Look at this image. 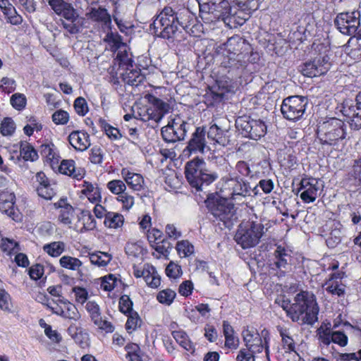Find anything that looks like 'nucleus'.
<instances>
[{
  "label": "nucleus",
  "mask_w": 361,
  "mask_h": 361,
  "mask_svg": "<svg viewBox=\"0 0 361 361\" xmlns=\"http://www.w3.org/2000/svg\"><path fill=\"white\" fill-rule=\"evenodd\" d=\"M91 263L99 267H106L111 260V255L108 252H97L89 255Z\"/></svg>",
  "instance_id": "de8ad7c7"
},
{
  "label": "nucleus",
  "mask_w": 361,
  "mask_h": 361,
  "mask_svg": "<svg viewBox=\"0 0 361 361\" xmlns=\"http://www.w3.org/2000/svg\"><path fill=\"white\" fill-rule=\"evenodd\" d=\"M143 279L152 288H157L161 284V278L155 267L148 264H145V274Z\"/></svg>",
  "instance_id": "a19ab883"
},
{
  "label": "nucleus",
  "mask_w": 361,
  "mask_h": 361,
  "mask_svg": "<svg viewBox=\"0 0 361 361\" xmlns=\"http://www.w3.org/2000/svg\"><path fill=\"white\" fill-rule=\"evenodd\" d=\"M68 333L80 348H85L90 345L89 334L82 328L72 324L68 328Z\"/></svg>",
  "instance_id": "c756f323"
},
{
  "label": "nucleus",
  "mask_w": 361,
  "mask_h": 361,
  "mask_svg": "<svg viewBox=\"0 0 361 361\" xmlns=\"http://www.w3.org/2000/svg\"><path fill=\"white\" fill-rule=\"evenodd\" d=\"M207 207L216 219L230 228L237 220L235 206L228 202L227 197H221L217 194L210 195L205 201Z\"/></svg>",
  "instance_id": "39448f33"
},
{
  "label": "nucleus",
  "mask_w": 361,
  "mask_h": 361,
  "mask_svg": "<svg viewBox=\"0 0 361 361\" xmlns=\"http://www.w3.org/2000/svg\"><path fill=\"white\" fill-rule=\"evenodd\" d=\"M222 51L224 60L221 66L228 68V73L238 71L245 66V58L247 57L250 47L244 39L239 35L230 37L226 42L219 47Z\"/></svg>",
  "instance_id": "f257e3e1"
},
{
  "label": "nucleus",
  "mask_w": 361,
  "mask_h": 361,
  "mask_svg": "<svg viewBox=\"0 0 361 361\" xmlns=\"http://www.w3.org/2000/svg\"><path fill=\"white\" fill-rule=\"evenodd\" d=\"M238 71H231L228 73L231 77L228 75H222L218 78L215 84L209 87L204 94L205 103L208 106H214L221 102L226 93L233 92L235 87L233 81V75H238Z\"/></svg>",
  "instance_id": "6e6552de"
},
{
  "label": "nucleus",
  "mask_w": 361,
  "mask_h": 361,
  "mask_svg": "<svg viewBox=\"0 0 361 361\" xmlns=\"http://www.w3.org/2000/svg\"><path fill=\"white\" fill-rule=\"evenodd\" d=\"M264 234V226L254 221H247L240 225L235 235V242L243 249L257 245Z\"/></svg>",
  "instance_id": "1a4fd4ad"
},
{
  "label": "nucleus",
  "mask_w": 361,
  "mask_h": 361,
  "mask_svg": "<svg viewBox=\"0 0 361 361\" xmlns=\"http://www.w3.org/2000/svg\"><path fill=\"white\" fill-rule=\"evenodd\" d=\"M172 336L176 342L187 351H193V345L185 331L180 329L173 330Z\"/></svg>",
  "instance_id": "a18cd8bd"
},
{
  "label": "nucleus",
  "mask_w": 361,
  "mask_h": 361,
  "mask_svg": "<svg viewBox=\"0 0 361 361\" xmlns=\"http://www.w3.org/2000/svg\"><path fill=\"white\" fill-rule=\"evenodd\" d=\"M87 16L92 20L101 24L102 27H109L111 23L110 15L106 9L100 7L92 8L87 13Z\"/></svg>",
  "instance_id": "7c9ffc66"
},
{
  "label": "nucleus",
  "mask_w": 361,
  "mask_h": 361,
  "mask_svg": "<svg viewBox=\"0 0 361 361\" xmlns=\"http://www.w3.org/2000/svg\"><path fill=\"white\" fill-rule=\"evenodd\" d=\"M141 324V319L136 312L128 314V320L126 324V328L128 333L135 331Z\"/></svg>",
  "instance_id": "052dcab7"
},
{
  "label": "nucleus",
  "mask_w": 361,
  "mask_h": 361,
  "mask_svg": "<svg viewBox=\"0 0 361 361\" xmlns=\"http://www.w3.org/2000/svg\"><path fill=\"white\" fill-rule=\"evenodd\" d=\"M16 130V124L12 118H5L0 127L1 133L4 136L11 135Z\"/></svg>",
  "instance_id": "0e129e2a"
},
{
  "label": "nucleus",
  "mask_w": 361,
  "mask_h": 361,
  "mask_svg": "<svg viewBox=\"0 0 361 361\" xmlns=\"http://www.w3.org/2000/svg\"><path fill=\"white\" fill-rule=\"evenodd\" d=\"M107 189L114 195L118 197L127 191L126 182L120 179L110 180L106 184Z\"/></svg>",
  "instance_id": "603ef678"
},
{
  "label": "nucleus",
  "mask_w": 361,
  "mask_h": 361,
  "mask_svg": "<svg viewBox=\"0 0 361 361\" xmlns=\"http://www.w3.org/2000/svg\"><path fill=\"white\" fill-rule=\"evenodd\" d=\"M151 246L154 250L153 255L157 258H160L161 256H167L169 254L170 249L171 247L170 243L166 240L158 241V243H156Z\"/></svg>",
  "instance_id": "864d4df0"
},
{
  "label": "nucleus",
  "mask_w": 361,
  "mask_h": 361,
  "mask_svg": "<svg viewBox=\"0 0 361 361\" xmlns=\"http://www.w3.org/2000/svg\"><path fill=\"white\" fill-rule=\"evenodd\" d=\"M16 195L13 192L4 191L0 193V212L16 221L21 219L20 213L15 205Z\"/></svg>",
  "instance_id": "aec40b11"
},
{
  "label": "nucleus",
  "mask_w": 361,
  "mask_h": 361,
  "mask_svg": "<svg viewBox=\"0 0 361 361\" xmlns=\"http://www.w3.org/2000/svg\"><path fill=\"white\" fill-rule=\"evenodd\" d=\"M274 257V264L279 269H286L291 261L290 251L281 245L276 247Z\"/></svg>",
  "instance_id": "473e14b6"
},
{
  "label": "nucleus",
  "mask_w": 361,
  "mask_h": 361,
  "mask_svg": "<svg viewBox=\"0 0 361 361\" xmlns=\"http://www.w3.org/2000/svg\"><path fill=\"white\" fill-rule=\"evenodd\" d=\"M185 174L190 185L197 190H201L204 184L208 185L218 178L216 173L208 171L205 161L200 158L193 159L185 164Z\"/></svg>",
  "instance_id": "423d86ee"
},
{
  "label": "nucleus",
  "mask_w": 361,
  "mask_h": 361,
  "mask_svg": "<svg viewBox=\"0 0 361 361\" xmlns=\"http://www.w3.org/2000/svg\"><path fill=\"white\" fill-rule=\"evenodd\" d=\"M62 25L71 34H76L80 32L82 19L79 17L78 13L74 11L71 17L64 18Z\"/></svg>",
  "instance_id": "4c0bfd02"
},
{
  "label": "nucleus",
  "mask_w": 361,
  "mask_h": 361,
  "mask_svg": "<svg viewBox=\"0 0 361 361\" xmlns=\"http://www.w3.org/2000/svg\"><path fill=\"white\" fill-rule=\"evenodd\" d=\"M219 159L225 172L224 175H221L220 180L221 192L228 191L225 196L233 200H235V196L248 195L250 191L248 183L233 170L231 164L224 157H221Z\"/></svg>",
  "instance_id": "7ed1b4c3"
},
{
  "label": "nucleus",
  "mask_w": 361,
  "mask_h": 361,
  "mask_svg": "<svg viewBox=\"0 0 361 361\" xmlns=\"http://www.w3.org/2000/svg\"><path fill=\"white\" fill-rule=\"evenodd\" d=\"M359 18L358 11L341 13L335 19V25L341 33L352 35L355 34L360 26Z\"/></svg>",
  "instance_id": "4468645a"
},
{
  "label": "nucleus",
  "mask_w": 361,
  "mask_h": 361,
  "mask_svg": "<svg viewBox=\"0 0 361 361\" xmlns=\"http://www.w3.org/2000/svg\"><path fill=\"white\" fill-rule=\"evenodd\" d=\"M346 126L340 119L331 118L317 126V138L322 145L338 147L346 137Z\"/></svg>",
  "instance_id": "20e7f679"
},
{
  "label": "nucleus",
  "mask_w": 361,
  "mask_h": 361,
  "mask_svg": "<svg viewBox=\"0 0 361 361\" xmlns=\"http://www.w3.org/2000/svg\"><path fill=\"white\" fill-rule=\"evenodd\" d=\"M52 121L56 125H66L69 121V114L64 110H57L52 114Z\"/></svg>",
  "instance_id": "338daca9"
},
{
  "label": "nucleus",
  "mask_w": 361,
  "mask_h": 361,
  "mask_svg": "<svg viewBox=\"0 0 361 361\" xmlns=\"http://www.w3.org/2000/svg\"><path fill=\"white\" fill-rule=\"evenodd\" d=\"M224 335L225 337V346L230 349H237L239 346V338L235 336L233 327L224 321L223 323Z\"/></svg>",
  "instance_id": "c9c22d12"
},
{
  "label": "nucleus",
  "mask_w": 361,
  "mask_h": 361,
  "mask_svg": "<svg viewBox=\"0 0 361 361\" xmlns=\"http://www.w3.org/2000/svg\"><path fill=\"white\" fill-rule=\"evenodd\" d=\"M66 245L62 241H54L45 244L43 250L49 256L57 257L65 251Z\"/></svg>",
  "instance_id": "c03bdc74"
},
{
  "label": "nucleus",
  "mask_w": 361,
  "mask_h": 361,
  "mask_svg": "<svg viewBox=\"0 0 361 361\" xmlns=\"http://www.w3.org/2000/svg\"><path fill=\"white\" fill-rule=\"evenodd\" d=\"M96 221L89 211H82L78 215V221L74 225V229L80 233L92 231L96 228Z\"/></svg>",
  "instance_id": "bb28decb"
},
{
  "label": "nucleus",
  "mask_w": 361,
  "mask_h": 361,
  "mask_svg": "<svg viewBox=\"0 0 361 361\" xmlns=\"http://www.w3.org/2000/svg\"><path fill=\"white\" fill-rule=\"evenodd\" d=\"M205 134L206 131L203 127L196 128L187 147L183 151L184 157L188 158L193 154H204L205 149L207 147Z\"/></svg>",
  "instance_id": "f3484780"
},
{
  "label": "nucleus",
  "mask_w": 361,
  "mask_h": 361,
  "mask_svg": "<svg viewBox=\"0 0 361 361\" xmlns=\"http://www.w3.org/2000/svg\"><path fill=\"white\" fill-rule=\"evenodd\" d=\"M200 7V16L205 23H212L220 19L228 7L227 0H197Z\"/></svg>",
  "instance_id": "9b49d317"
},
{
  "label": "nucleus",
  "mask_w": 361,
  "mask_h": 361,
  "mask_svg": "<svg viewBox=\"0 0 361 361\" xmlns=\"http://www.w3.org/2000/svg\"><path fill=\"white\" fill-rule=\"evenodd\" d=\"M82 193L92 203H97L102 199L100 188L97 184H93L90 182L84 181Z\"/></svg>",
  "instance_id": "e433bc0d"
},
{
  "label": "nucleus",
  "mask_w": 361,
  "mask_h": 361,
  "mask_svg": "<svg viewBox=\"0 0 361 361\" xmlns=\"http://www.w3.org/2000/svg\"><path fill=\"white\" fill-rule=\"evenodd\" d=\"M341 273L333 274L323 286L324 288L332 295L343 296L345 293V286L341 282Z\"/></svg>",
  "instance_id": "a878e982"
},
{
  "label": "nucleus",
  "mask_w": 361,
  "mask_h": 361,
  "mask_svg": "<svg viewBox=\"0 0 361 361\" xmlns=\"http://www.w3.org/2000/svg\"><path fill=\"white\" fill-rule=\"evenodd\" d=\"M47 2L56 14L63 18L71 17L72 13L75 11L71 4L63 0H47Z\"/></svg>",
  "instance_id": "2f4dec72"
},
{
  "label": "nucleus",
  "mask_w": 361,
  "mask_h": 361,
  "mask_svg": "<svg viewBox=\"0 0 361 361\" xmlns=\"http://www.w3.org/2000/svg\"><path fill=\"white\" fill-rule=\"evenodd\" d=\"M171 123L173 129L175 142L183 140L188 130L186 126L188 124L178 116L171 118Z\"/></svg>",
  "instance_id": "ea45409f"
},
{
  "label": "nucleus",
  "mask_w": 361,
  "mask_h": 361,
  "mask_svg": "<svg viewBox=\"0 0 361 361\" xmlns=\"http://www.w3.org/2000/svg\"><path fill=\"white\" fill-rule=\"evenodd\" d=\"M176 293L170 288L164 289L159 291L157 295V300L161 304L169 306L174 300Z\"/></svg>",
  "instance_id": "6e6d98bb"
},
{
  "label": "nucleus",
  "mask_w": 361,
  "mask_h": 361,
  "mask_svg": "<svg viewBox=\"0 0 361 361\" xmlns=\"http://www.w3.org/2000/svg\"><path fill=\"white\" fill-rule=\"evenodd\" d=\"M258 188H261L265 194H269L274 189V183L271 179H262L253 189L255 195L258 194Z\"/></svg>",
  "instance_id": "774afa93"
},
{
  "label": "nucleus",
  "mask_w": 361,
  "mask_h": 361,
  "mask_svg": "<svg viewBox=\"0 0 361 361\" xmlns=\"http://www.w3.org/2000/svg\"><path fill=\"white\" fill-rule=\"evenodd\" d=\"M56 208L59 209V220L65 225H71L75 216V209L63 199L54 203Z\"/></svg>",
  "instance_id": "c85d7f7f"
},
{
  "label": "nucleus",
  "mask_w": 361,
  "mask_h": 361,
  "mask_svg": "<svg viewBox=\"0 0 361 361\" xmlns=\"http://www.w3.org/2000/svg\"><path fill=\"white\" fill-rule=\"evenodd\" d=\"M319 309L314 295L307 291H302L295 297L288 316L293 322L300 324H312L317 320Z\"/></svg>",
  "instance_id": "f03ea898"
},
{
  "label": "nucleus",
  "mask_w": 361,
  "mask_h": 361,
  "mask_svg": "<svg viewBox=\"0 0 361 361\" xmlns=\"http://www.w3.org/2000/svg\"><path fill=\"white\" fill-rule=\"evenodd\" d=\"M59 170L60 173L75 178L82 179L85 171L81 167H76L75 162L73 159H64L61 162Z\"/></svg>",
  "instance_id": "cd10ccee"
},
{
  "label": "nucleus",
  "mask_w": 361,
  "mask_h": 361,
  "mask_svg": "<svg viewBox=\"0 0 361 361\" xmlns=\"http://www.w3.org/2000/svg\"><path fill=\"white\" fill-rule=\"evenodd\" d=\"M118 202L122 204V209L129 211L135 204V197L127 191L116 197Z\"/></svg>",
  "instance_id": "680f3d73"
},
{
  "label": "nucleus",
  "mask_w": 361,
  "mask_h": 361,
  "mask_svg": "<svg viewBox=\"0 0 361 361\" xmlns=\"http://www.w3.org/2000/svg\"><path fill=\"white\" fill-rule=\"evenodd\" d=\"M342 114L348 118L350 128L353 130L361 128V92L356 96L355 104L346 101L343 103Z\"/></svg>",
  "instance_id": "2eb2a0df"
},
{
  "label": "nucleus",
  "mask_w": 361,
  "mask_h": 361,
  "mask_svg": "<svg viewBox=\"0 0 361 361\" xmlns=\"http://www.w3.org/2000/svg\"><path fill=\"white\" fill-rule=\"evenodd\" d=\"M150 31L156 36L169 39L178 30L176 12L171 7H165L158 14L149 26Z\"/></svg>",
  "instance_id": "0eeeda50"
},
{
  "label": "nucleus",
  "mask_w": 361,
  "mask_h": 361,
  "mask_svg": "<svg viewBox=\"0 0 361 361\" xmlns=\"http://www.w3.org/2000/svg\"><path fill=\"white\" fill-rule=\"evenodd\" d=\"M235 126L243 137L255 140L263 137L267 132V126L263 121L250 116L238 117L235 121Z\"/></svg>",
  "instance_id": "9d476101"
},
{
  "label": "nucleus",
  "mask_w": 361,
  "mask_h": 361,
  "mask_svg": "<svg viewBox=\"0 0 361 361\" xmlns=\"http://www.w3.org/2000/svg\"><path fill=\"white\" fill-rule=\"evenodd\" d=\"M121 175L128 185L133 191L140 192L145 189V181L144 177L138 173L123 168L121 171Z\"/></svg>",
  "instance_id": "b1692460"
},
{
  "label": "nucleus",
  "mask_w": 361,
  "mask_h": 361,
  "mask_svg": "<svg viewBox=\"0 0 361 361\" xmlns=\"http://www.w3.org/2000/svg\"><path fill=\"white\" fill-rule=\"evenodd\" d=\"M145 98L153 106V108L147 109V119L159 122L164 114L169 111V104L150 94H147Z\"/></svg>",
  "instance_id": "4be33fe9"
},
{
  "label": "nucleus",
  "mask_w": 361,
  "mask_h": 361,
  "mask_svg": "<svg viewBox=\"0 0 361 361\" xmlns=\"http://www.w3.org/2000/svg\"><path fill=\"white\" fill-rule=\"evenodd\" d=\"M70 145L77 151L84 152L90 146V135L84 131H73L68 135Z\"/></svg>",
  "instance_id": "393cba45"
},
{
  "label": "nucleus",
  "mask_w": 361,
  "mask_h": 361,
  "mask_svg": "<svg viewBox=\"0 0 361 361\" xmlns=\"http://www.w3.org/2000/svg\"><path fill=\"white\" fill-rule=\"evenodd\" d=\"M307 99L301 96H290L283 99L281 111L283 117L289 121H296L305 114Z\"/></svg>",
  "instance_id": "f8f14e48"
},
{
  "label": "nucleus",
  "mask_w": 361,
  "mask_h": 361,
  "mask_svg": "<svg viewBox=\"0 0 361 361\" xmlns=\"http://www.w3.org/2000/svg\"><path fill=\"white\" fill-rule=\"evenodd\" d=\"M280 335L281 336L282 346L286 353L290 355L294 354L295 351V343L290 333L286 329H281Z\"/></svg>",
  "instance_id": "09e8293b"
},
{
  "label": "nucleus",
  "mask_w": 361,
  "mask_h": 361,
  "mask_svg": "<svg viewBox=\"0 0 361 361\" xmlns=\"http://www.w3.org/2000/svg\"><path fill=\"white\" fill-rule=\"evenodd\" d=\"M242 336L247 350L256 355L264 350L266 355L269 356L267 332L262 331L260 335L255 330L246 329L243 331Z\"/></svg>",
  "instance_id": "ddd939ff"
},
{
  "label": "nucleus",
  "mask_w": 361,
  "mask_h": 361,
  "mask_svg": "<svg viewBox=\"0 0 361 361\" xmlns=\"http://www.w3.org/2000/svg\"><path fill=\"white\" fill-rule=\"evenodd\" d=\"M85 310L88 312L91 321L99 329L104 331L106 333H112L114 331V326L111 322L103 319L100 307L95 301H87L85 305Z\"/></svg>",
  "instance_id": "6ab92c4d"
},
{
  "label": "nucleus",
  "mask_w": 361,
  "mask_h": 361,
  "mask_svg": "<svg viewBox=\"0 0 361 361\" xmlns=\"http://www.w3.org/2000/svg\"><path fill=\"white\" fill-rule=\"evenodd\" d=\"M47 307L52 313L66 319L78 321L80 318V314L75 305L66 300L59 299L56 303L49 302Z\"/></svg>",
  "instance_id": "a211bd4d"
},
{
  "label": "nucleus",
  "mask_w": 361,
  "mask_h": 361,
  "mask_svg": "<svg viewBox=\"0 0 361 361\" xmlns=\"http://www.w3.org/2000/svg\"><path fill=\"white\" fill-rule=\"evenodd\" d=\"M0 248L1 251L8 256H11L13 254L17 253L20 250L17 242L7 238L1 239Z\"/></svg>",
  "instance_id": "5fc2aeb1"
},
{
  "label": "nucleus",
  "mask_w": 361,
  "mask_h": 361,
  "mask_svg": "<svg viewBox=\"0 0 361 361\" xmlns=\"http://www.w3.org/2000/svg\"><path fill=\"white\" fill-rule=\"evenodd\" d=\"M54 186L55 185H51L49 183L42 186H37V193L45 200H51L56 195Z\"/></svg>",
  "instance_id": "e2e57ef3"
},
{
  "label": "nucleus",
  "mask_w": 361,
  "mask_h": 361,
  "mask_svg": "<svg viewBox=\"0 0 361 361\" xmlns=\"http://www.w3.org/2000/svg\"><path fill=\"white\" fill-rule=\"evenodd\" d=\"M320 190L319 180L314 178H303L300 184V198L305 203L313 202L318 197Z\"/></svg>",
  "instance_id": "412c9836"
},
{
  "label": "nucleus",
  "mask_w": 361,
  "mask_h": 361,
  "mask_svg": "<svg viewBox=\"0 0 361 361\" xmlns=\"http://www.w3.org/2000/svg\"><path fill=\"white\" fill-rule=\"evenodd\" d=\"M114 61L116 64L118 65L120 71L129 69V67L133 68L132 54L128 52V46H122L121 50L117 52Z\"/></svg>",
  "instance_id": "f704fd0d"
},
{
  "label": "nucleus",
  "mask_w": 361,
  "mask_h": 361,
  "mask_svg": "<svg viewBox=\"0 0 361 361\" xmlns=\"http://www.w3.org/2000/svg\"><path fill=\"white\" fill-rule=\"evenodd\" d=\"M104 41L107 42L111 51L118 52L121 50L122 46H127V44L123 42L121 37L118 33L109 32L108 33Z\"/></svg>",
  "instance_id": "37998d69"
},
{
  "label": "nucleus",
  "mask_w": 361,
  "mask_h": 361,
  "mask_svg": "<svg viewBox=\"0 0 361 361\" xmlns=\"http://www.w3.org/2000/svg\"><path fill=\"white\" fill-rule=\"evenodd\" d=\"M20 154L25 161H34L38 158L37 151L28 142H21L20 147Z\"/></svg>",
  "instance_id": "3c124183"
},
{
  "label": "nucleus",
  "mask_w": 361,
  "mask_h": 361,
  "mask_svg": "<svg viewBox=\"0 0 361 361\" xmlns=\"http://www.w3.org/2000/svg\"><path fill=\"white\" fill-rule=\"evenodd\" d=\"M176 249L178 255L180 257H189L192 255L195 252L193 245L188 240L178 241L176 244Z\"/></svg>",
  "instance_id": "8fccbe9b"
},
{
  "label": "nucleus",
  "mask_w": 361,
  "mask_h": 361,
  "mask_svg": "<svg viewBox=\"0 0 361 361\" xmlns=\"http://www.w3.org/2000/svg\"><path fill=\"white\" fill-rule=\"evenodd\" d=\"M59 264L63 268L77 271H79L82 266V262L78 258L68 255L61 257L59 259Z\"/></svg>",
  "instance_id": "49530a36"
},
{
  "label": "nucleus",
  "mask_w": 361,
  "mask_h": 361,
  "mask_svg": "<svg viewBox=\"0 0 361 361\" xmlns=\"http://www.w3.org/2000/svg\"><path fill=\"white\" fill-rule=\"evenodd\" d=\"M125 250L128 255L138 257L140 255H142L144 252L142 242H128L126 245Z\"/></svg>",
  "instance_id": "bf43d9fd"
},
{
  "label": "nucleus",
  "mask_w": 361,
  "mask_h": 361,
  "mask_svg": "<svg viewBox=\"0 0 361 361\" xmlns=\"http://www.w3.org/2000/svg\"><path fill=\"white\" fill-rule=\"evenodd\" d=\"M226 12H223V15L221 16L224 23L231 29L236 28L238 26L243 25L247 18L246 14L240 9H238L235 6H230L225 8Z\"/></svg>",
  "instance_id": "5701e85b"
},
{
  "label": "nucleus",
  "mask_w": 361,
  "mask_h": 361,
  "mask_svg": "<svg viewBox=\"0 0 361 361\" xmlns=\"http://www.w3.org/2000/svg\"><path fill=\"white\" fill-rule=\"evenodd\" d=\"M207 133L208 139L213 141L214 143L225 146L228 142L226 131L220 128L216 124L212 125Z\"/></svg>",
  "instance_id": "58836bf2"
},
{
  "label": "nucleus",
  "mask_w": 361,
  "mask_h": 361,
  "mask_svg": "<svg viewBox=\"0 0 361 361\" xmlns=\"http://www.w3.org/2000/svg\"><path fill=\"white\" fill-rule=\"evenodd\" d=\"M123 80L130 85L137 86L144 80V75L141 74L140 70L129 67L120 73Z\"/></svg>",
  "instance_id": "72a5a7b5"
},
{
  "label": "nucleus",
  "mask_w": 361,
  "mask_h": 361,
  "mask_svg": "<svg viewBox=\"0 0 361 361\" xmlns=\"http://www.w3.org/2000/svg\"><path fill=\"white\" fill-rule=\"evenodd\" d=\"M176 14L177 17L178 27L180 26L184 29L190 25V21L193 20V16L188 9L184 8L180 10L179 12H176Z\"/></svg>",
  "instance_id": "13d9d810"
},
{
  "label": "nucleus",
  "mask_w": 361,
  "mask_h": 361,
  "mask_svg": "<svg viewBox=\"0 0 361 361\" xmlns=\"http://www.w3.org/2000/svg\"><path fill=\"white\" fill-rule=\"evenodd\" d=\"M349 177L353 184L361 186V157L355 160L353 168L349 172Z\"/></svg>",
  "instance_id": "4d7b16f0"
},
{
  "label": "nucleus",
  "mask_w": 361,
  "mask_h": 361,
  "mask_svg": "<svg viewBox=\"0 0 361 361\" xmlns=\"http://www.w3.org/2000/svg\"><path fill=\"white\" fill-rule=\"evenodd\" d=\"M330 66L329 58L327 56H319L305 63L301 66L300 71L306 77H318L325 74L330 68Z\"/></svg>",
  "instance_id": "dca6fc26"
},
{
  "label": "nucleus",
  "mask_w": 361,
  "mask_h": 361,
  "mask_svg": "<svg viewBox=\"0 0 361 361\" xmlns=\"http://www.w3.org/2000/svg\"><path fill=\"white\" fill-rule=\"evenodd\" d=\"M11 104L17 110H21L26 105V97L23 94L16 93L11 97Z\"/></svg>",
  "instance_id": "69168bd1"
},
{
  "label": "nucleus",
  "mask_w": 361,
  "mask_h": 361,
  "mask_svg": "<svg viewBox=\"0 0 361 361\" xmlns=\"http://www.w3.org/2000/svg\"><path fill=\"white\" fill-rule=\"evenodd\" d=\"M123 223V216L121 214L113 212H109L104 221L105 226L114 229L122 227Z\"/></svg>",
  "instance_id": "79ce46f5"
}]
</instances>
